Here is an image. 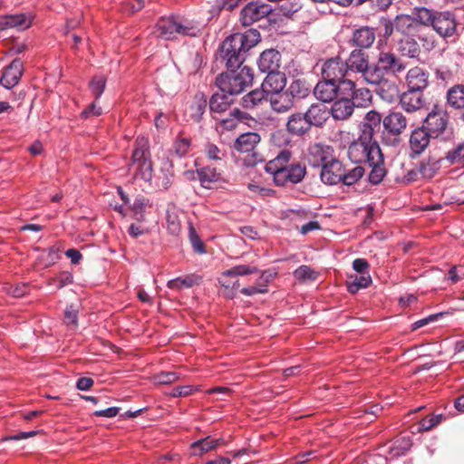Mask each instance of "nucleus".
Masks as SVG:
<instances>
[{
    "label": "nucleus",
    "mask_w": 464,
    "mask_h": 464,
    "mask_svg": "<svg viewBox=\"0 0 464 464\" xmlns=\"http://www.w3.org/2000/svg\"><path fill=\"white\" fill-rule=\"evenodd\" d=\"M311 129L304 114H292L286 123V130L289 133L295 136H302Z\"/></svg>",
    "instance_id": "nucleus-30"
},
{
    "label": "nucleus",
    "mask_w": 464,
    "mask_h": 464,
    "mask_svg": "<svg viewBox=\"0 0 464 464\" xmlns=\"http://www.w3.org/2000/svg\"><path fill=\"white\" fill-rule=\"evenodd\" d=\"M408 121L406 117L399 111H391L382 118V125L384 128V136L389 135L392 138L390 144H396L400 141V136L406 130Z\"/></svg>",
    "instance_id": "nucleus-9"
},
{
    "label": "nucleus",
    "mask_w": 464,
    "mask_h": 464,
    "mask_svg": "<svg viewBox=\"0 0 464 464\" xmlns=\"http://www.w3.org/2000/svg\"><path fill=\"white\" fill-rule=\"evenodd\" d=\"M280 63L281 54L275 49H267L264 51L257 60L258 69L264 73L278 71Z\"/></svg>",
    "instance_id": "nucleus-23"
},
{
    "label": "nucleus",
    "mask_w": 464,
    "mask_h": 464,
    "mask_svg": "<svg viewBox=\"0 0 464 464\" xmlns=\"http://www.w3.org/2000/svg\"><path fill=\"white\" fill-rule=\"evenodd\" d=\"M232 100L227 93H214L209 101V110L214 113L225 112L230 106Z\"/></svg>",
    "instance_id": "nucleus-41"
},
{
    "label": "nucleus",
    "mask_w": 464,
    "mask_h": 464,
    "mask_svg": "<svg viewBox=\"0 0 464 464\" xmlns=\"http://www.w3.org/2000/svg\"><path fill=\"white\" fill-rule=\"evenodd\" d=\"M310 87L306 84L305 81L301 79L294 80L286 90L287 95L292 98L294 102L295 99H304L310 93Z\"/></svg>",
    "instance_id": "nucleus-39"
},
{
    "label": "nucleus",
    "mask_w": 464,
    "mask_h": 464,
    "mask_svg": "<svg viewBox=\"0 0 464 464\" xmlns=\"http://www.w3.org/2000/svg\"><path fill=\"white\" fill-rule=\"evenodd\" d=\"M344 64L346 65L347 72L349 71L361 72L364 80L372 84V81L367 74V72L372 71V66H369L368 55L362 50H353Z\"/></svg>",
    "instance_id": "nucleus-16"
},
{
    "label": "nucleus",
    "mask_w": 464,
    "mask_h": 464,
    "mask_svg": "<svg viewBox=\"0 0 464 464\" xmlns=\"http://www.w3.org/2000/svg\"><path fill=\"white\" fill-rule=\"evenodd\" d=\"M306 157L311 166L322 167L335 156L332 146L316 142L308 147Z\"/></svg>",
    "instance_id": "nucleus-14"
},
{
    "label": "nucleus",
    "mask_w": 464,
    "mask_h": 464,
    "mask_svg": "<svg viewBox=\"0 0 464 464\" xmlns=\"http://www.w3.org/2000/svg\"><path fill=\"white\" fill-rule=\"evenodd\" d=\"M431 27L443 39L452 37L457 32L456 16L450 11L436 12Z\"/></svg>",
    "instance_id": "nucleus-11"
},
{
    "label": "nucleus",
    "mask_w": 464,
    "mask_h": 464,
    "mask_svg": "<svg viewBox=\"0 0 464 464\" xmlns=\"http://www.w3.org/2000/svg\"><path fill=\"white\" fill-rule=\"evenodd\" d=\"M148 204V200L143 197L136 198L131 205L133 217L138 221H142L144 218V209Z\"/></svg>",
    "instance_id": "nucleus-55"
},
{
    "label": "nucleus",
    "mask_w": 464,
    "mask_h": 464,
    "mask_svg": "<svg viewBox=\"0 0 464 464\" xmlns=\"http://www.w3.org/2000/svg\"><path fill=\"white\" fill-rule=\"evenodd\" d=\"M414 14L420 24L425 26H431L436 16V12L426 7H416Z\"/></svg>",
    "instance_id": "nucleus-47"
},
{
    "label": "nucleus",
    "mask_w": 464,
    "mask_h": 464,
    "mask_svg": "<svg viewBox=\"0 0 464 464\" xmlns=\"http://www.w3.org/2000/svg\"><path fill=\"white\" fill-rule=\"evenodd\" d=\"M443 420H445V416L443 414H431L426 416L420 420L419 423V430L429 431L438 426Z\"/></svg>",
    "instance_id": "nucleus-48"
},
{
    "label": "nucleus",
    "mask_w": 464,
    "mask_h": 464,
    "mask_svg": "<svg viewBox=\"0 0 464 464\" xmlns=\"http://www.w3.org/2000/svg\"><path fill=\"white\" fill-rule=\"evenodd\" d=\"M270 142L276 147L284 148L290 143V138L283 130H277L271 133Z\"/></svg>",
    "instance_id": "nucleus-56"
},
{
    "label": "nucleus",
    "mask_w": 464,
    "mask_h": 464,
    "mask_svg": "<svg viewBox=\"0 0 464 464\" xmlns=\"http://www.w3.org/2000/svg\"><path fill=\"white\" fill-rule=\"evenodd\" d=\"M261 40L256 29L236 33L227 37L219 47V59L227 69L240 68L250 49Z\"/></svg>",
    "instance_id": "nucleus-1"
},
{
    "label": "nucleus",
    "mask_w": 464,
    "mask_h": 464,
    "mask_svg": "<svg viewBox=\"0 0 464 464\" xmlns=\"http://www.w3.org/2000/svg\"><path fill=\"white\" fill-rule=\"evenodd\" d=\"M156 29L159 35L166 40L174 39L177 35L196 37L201 31L198 23L180 16L160 18Z\"/></svg>",
    "instance_id": "nucleus-3"
},
{
    "label": "nucleus",
    "mask_w": 464,
    "mask_h": 464,
    "mask_svg": "<svg viewBox=\"0 0 464 464\" xmlns=\"http://www.w3.org/2000/svg\"><path fill=\"white\" fill-rule=\"evenodd\" d=\"M274 95L275 96L270 98V105L273 111L276 112H285L293 107L294 102L285 92L274 93Z\"/></svg>",
    "instance_id": "nucleus-40"
},
{
    "label": "nucleus",
    "mask_w": 464,
    "mask_h": 464,
    "mask_svg": "<svg viewBox=\"0 0 464 464\" xmlns=\"http://www.w3.org/2000/svg\"><path fill=\"white\" fill-rule=\"evenodd\" d=\"M293 274L295 278L301 283L314 282L319 276V273L317 271L305 265L297 267Z\"/></svg>",
    "instance_id": "nucleus-45"
},
{
    "label": "nucleus",
    "mask_w": 464,
    "mask_h": 464,
    "mask_svg": "<svg viewBox=\"0 0 464 464\" xmlns=\"http://www.w3.org/2000/svg\"><path fill=\"white\" fill-rule=\"evenodd\" d=\"M268 99L267 92L261 87L260 89L253 90L242 98V105L244 108L251 110L259 106Z\"/></svg>",
    "instance_id": "nucleus-34"
},
{
    "label": "nucleus",
    "mask_w": 464,
    "mask_h": 464,
    "mask_svg": "<svg viewBox=\"0 0 464 464\" xmlns=\"http://www.w3.org/2000/svg\"><path fill=\"white\" fill-rule=\"evenodd\" d=\"M353 268L358 274H370V265L364 258H356L353 262Z\"/></svg>",
    "instance_id": "nucleus-63"
},
{
    "label": "nucleus",
    "mask_w": 464,
    "mask_h": 464,
    "mask_svg": "<svg viewBox=\"0 0 464 464\" xmlns=\"http://www.w3.org/2000/svg\"><path fill=\"white\" fill-rule=\"evenodd\" d=\"M200 277L195 275L186 276L184 277H177L168 282L167 286L169 289L180 290L183 288L192 287L197 285Z\"/></svg>",
    "instance_id": "nucleus-43"
},
{
    "label": "nucleus",
    "mask_w": 464,
    "mask_h": 464,
    "mask_svg": "<svg viewBox=\"0 0 464 464\" xmlns=\"http://www.w3.org/2000/svg\"><path fill=\"white\" fill-rule=\"evenodd\" d=\"M375 41V33L372 28L363 26L356 29L353 34L354 45L360 48H369Z\"/></svg>",
    "instance_id": "nucleus-32"
},
{
    "label": "nucleus",
    "mask_w": 464,
    "mask_h": 464,
    "mask_svg": "<svg viewBox=\"0 0 464 464\" xmlns=\"http://www.w3.org/2000/svg\"><path fill=\"white\" fill-rule=\"evenodd\" d=\"M191 140L188 138L179 136L173 143V150L179 157L185 156L190 150Z\"/></svg>",
    "instance_id": "nucleus-51"
},
{
    "label": "nucleus",
    "mask_w": 464,
    "mask_h": 464,
    "mask_svg": "<svg viewBox=\"0 0 464 464\" xmlns=\"http://www.w3.org/2000/svg\"><path fill=\"white\" fill-rule=\"evenodd\" d=\"M431 138L432 136L430 135L423 126L414 129L411 133L409 140L411 156H420L428 148Z\"/></svg>",
    "instance_id": "nucleus-19"
},
{
    "label": "nucleus",
    "mask_w": 464,
    "mask_h": 464,
    "mask_svg": "<svg viewBox=\"0 0 464 464\" xmlns=\"http://www.w3.org/2000/svg\"><path fill=\"white\" fill-rule=\"evenodd\" d=\"M321 75L324 80H330L340 83L349 80L346 65L339 56L325 60L321 66Z\"/></svg>",
    "instance_id": "nucleus-10"
},
{
    "label": "nucleus",
    "mask_w": 464,
    "mask_h": 464,
    "mask_svg": "<svg viewBox=\"0 0 464 464\" xmlns=\"http://www.w3.org/2000/svg\"><path fill=\"white\" fill-rule=\"evenodd\" d=\"M372 280L370 274L351 275L347 281V289L351 294H356L362 288H367Z\"/></svg>",
    "instance_id": "nucleus-38"
},
{
    "label": "nucleus",
    "mask_w": 464,
    "mask_h": 464,
    "mask_svg": "<svg viewBox=\"0 0 464 464\" xmlns=\"http://www.w3.org/2000/svg\"><path fill=\"white\" fill-rule=\"evenodd\" d=\"M344 165L336 157L321 167L320 179L329 186L337 185L342 180Z\"/></svg>",
    "instance_id": "nucleus-17"
},
{
    "label": "nucleus",
    "mask_w": 464,
    "mask_h": 464,
    "mask_svg": "<svg viewBox=\"0 0 464 464\" xmlns=\"http://www.w3.org/2000/svg\"><path fill=\"white\" fill-rule=\"evenodd\" d=\"M306 174V169L300 163H289L284 170L279 171L273 178L276 186L284 187L287 184H297L301 182Z\"/></svg>",
    "instance_id": "nucleus-13"
},
{
    "label": "nucleus",
    "mask_w": 464,
    "mask_h": 464,
    "mask_svg": "<svg viewBox=\"0 0 464 464\" xmlns=\"http://www.w3.org/2000/svg\"><path fill=\"white\" fill-rule=\"evenodd\" d=\"M179 379L175 372H162L155 376V381L160 384H170Z\"/></svg>",
    "instance_id": "nucleus-59"
},
{
    "label": "nucleus",
    "mask_w": 464,
    "mask_h": 464,
    "mask_svg": "<svg viewBox=\"0 0 464 464\" xmlns=\"http://www.w3.org/2000/svg\"><path fill=\"white\" fill-rule=\"evenodd\" d=\"M364 173V168L360 165L349 170H346L345 168H343L342 180L340 183H343L345 186H353L363 177Z\"/></svg>",
    "instance_id": "nucleus-44"
},
{
    "label": "nucleus",
    "mask_w": 464,
    "mask_h": 464,
    "mask_svg": "<svg viewBox=\"0 0 464 464\" xmlns=\"http://www.w3.org/2000/svg\"><path fill=\"white\" fill-rule=\"evenodd\" d=\"M260 136L256 132H246L241 134L234 144L235 150L239 152H253L256 145L260 142Z\"/></svg>",
    "instance_id": "nucleus-31"
},
{
    "label": "nucleus",
    "mask_w": 464,
    "mask_h": 464,
    "mask_svg": "<svg viewBox=\"0 0 464 464\" xmlns=\"http://www.w3.org/2000/svg\"><path fill=\"white\" fill-rule=\"evenodd\" d=\"M216 78V85L221 92L228 95H237L243 92L248 86L252 85L254 73L250 67L227 69Z\"/></svg>",
    "instance_id": "nucleus-2"
},
{
    "label": "nucleus",
    "mask_w": 464,
    "mask_h": 464,
    "mask_svg": "<svg viewBox=\"0 0 464 464\" xmlns=\"http://www.w3.org/2000/svg\"><path fill=\"white\" fill-rule=\"evenodd\" d=\"M329 111L334 120L346 121L352 117L354 111L353 103L347 95L339 94L334 101Z\"/></svg>",
    "instance_id": "nucleus-20"
},
{
    "label": "nucleus",
    "mask_w": 464,
    "mask_h": 464,
    "mask_svg": "<svg viewBox=\"0 0 464 464\" xmlns=\"http://www.w3.org/2000/svg\"><path fill=\"white\" fill-rule=\"evenodd\" d=\"M450 164H459L464 160V141L448 150L444 158Z\"/></svg>",
    "instance_id": "nucleus-49"
},
{
    "label": "nucleus",
    "mask_w": 464,
    "mask_h": 464,
    "mask_svg": "<svg viewBox=\"0 0 464 464\" xmlns=\"http://www.w3.org/2000/svg\"><path fill=\"white\" fill-rule=\"evenodd\" d=\"M207 105L206 96L202 92L197 93L189 106L190 118L195 121H199L206 111Z\"/></svg>",
    "instance_id": "nucleus-36"
},
{
    "label": "nucleus",
    "mask_w": 464,
    "mask_h": 464,
    "mask_svg": "<svg viewBox=\"0 0 464 464\" xmlns=\"http://www.w3.org/2000/svg\"><path fill=\"white\" fill-rule=\"evenodd\" d=\"M198 179L204 188H208V185L213 182H218L222 179L221 173L212 166H206L197 169Z\"/></svg>",
    "instance_id": "nucleus-35"
},
{
    "label": "nucleus",
    "mask_w": 464,
    "mask_h": 464,
    "mask_svg": "<svg viewBox=\"0 0 464 464\" xmlns=\"http://www.w3.org/2000/svg\"><path fill=\"white\" fill-rule=\"evenodd\" d=\"M423 93L408 89L400 98L401 108L407 112H415L424 106Z\"/></svg>",
    "instance_id": "nucleus-24"
},
{
    "label": "nucleus",
    "mask_w": 464,
    "mask_h": 464,
    "mask_svg": "<svg viewBox=\"0 0 464 464\" xmlns=\"http://www.w3.org/2000/svg\"><path fill=\"white\" fill-rule=\"evenodd\" d=\"M442 159L428 158L420 164V172L424 179H432L440 169Z\"/></svg>",
    "instance_id": "nucleus-42"
},
{
    "label": "nucleus",
    "mask_w": 464,
    "mask_h": 464,
    "mask_svg": "<svg viewBox=\"0 0 464 464\" xmlns=\"http://www.w3.org/2000/svg\"><path fill=\"white\" fill-rule=\"evenodd\" d=\"M408 89L422 92L429 84L428 74L420 67L410 69L406 75Z\"/></svg>",
    "instance_id": "nucleus-27"
},
{
    "label": "nucleus",
    "mask_w": 464,
    "mask_h": 464,
    "mask_svg": "<svg viewBox=\"0 0 464 464\" xmlns=\"http://www.w3.org/2000/svg\"><path fill=\"white\" fill-rule=\"evenodd\" d=\"M205 151L207 157L212 160L221 161L225 157V153L215 144H208Z\"/></svg>",
    "instance_id": "nucleus-58"
},
{
    "label": "nucleus",
    "mask_w": 464,
    "mask_h": 464,
    "mask_svg": "<svg viewBox=\"0 0 464 464\" xmlns=\"http://www.w3.org/2000/svg\"><path fill=\"white\" fill-rule=\"evenodd\" d=\"M342 84L322 78L314 88V96L323 102H333L339 94H342Z\"/></svg>",
    "instance_id": "nucleus-18"
},
{
    "label": "nucleus",
    "mask_w": 464,
    "mask_h": 464,
    "mask_svg": "<svg viewBox=\"0 0 464 464\" xmlns=\"http://www.w3.org/2000/svg\"><path fill=\"white\" fill-rule=\"evenodd\" d=\"M34 15L31 13L7 14L0 17V30L15 28L19 31L29 28L33 23Z\"/></svg>",
    "instance_id": "nucleus-21"
},
{
    "label": "nucleus",
    "mask_w": 464,
    "mask_h": 464,
    "mask_svg": "<svg viewBox=\"0 0 464 464\" xmlns=\"http://www.w3.org/2000/svg\"><path fill=\"white\" fill-rule=\"evenodd\" d=\"M381 148L376 140H369L362 139L358 135V138L353 140L347 150V156L353 163H369L370 161L381 160L382 155Z\"/></svg>",
    "instance_id": "nucleus-6"
},
{
    "label": "nucleus",
    "mask_w": 464,
    "mask_h": 464,
    "mask_svg": "<svg viewBox=\"0 0 464 464\" xmlns=\"http://www.w3.org/2000/svg\"><path fill=\"white\" fill-rule=\"evenodd\" d=\"M382 123V114L375 110H371L365 113L359 123L358 135L364 140H374L373 136L381 130Z\"/></svg>",
    "instance_id": "nucleus-12"
},
{
    "label": "nucleus",
    "mask_w": 464,
    "mask_h": 464,
    "mask_svg": "<svg viewBox=\"0 0 464 464\" xmlns=\"http://www.w3.org/2000/svg\"><path fill=\"white\" fill-rule=\"evenodd\" d=\"M272 7L264 3L250 2L241 11L240 20L243 25L249 26L267 16Z\"/></svg>",
    "instance_id": "nucleus-15"
},
{
    "label": "nucleus",
    "mask_w": 464,
    "mask_h": 464,
    "mask_svg": "<svg viewBox=\"0 0 464 464\" xmlns=\"http://www.w3.org/2000/svg\"><path fill=\"white\" fill-rule=\"evenodd\" d=\"M189 239L194 250L199 254H203L206 252L204 243L198 236L196 230L193 227H189Z\"/></svg>",
    "instance_id": "nucleus-57"
},
{
    "label": "nucleus",
    "mask_w": 464,
    "mask_h": 464,
    "mask_svg": "<svg viewBox=\"0 0 464 464\" xmlns=\"http://www.w3.org/2000/svg\"><path fill=\"white\" fill-rule=\"evenodd\" d=\"M134 169V178L150 182L153 177V164L148 139L139 137L135 140L130 169Z\"/></svg>",
    "instance_id": "nucleus-4"
},
{
    "label": "nucleus",
    "mask_w": 464,
    "mask_h": 464,
    "mask_svg": "<svg viewBox=\"0 0 464 464\" xmlns=\"http://www.w3.org/2000/svg\"><path fill=\"white\" fill-rule=\"evenodd\" d=\"M194 392L193 386L190 385H185V386H178L175 387L172 392H170V395L174 398L177 397H185L192 394Z\"/></svg>",
    "instance_id": "nucleus-64"
},
{
    "label": "nucleus",
    "mask_w": 464,
    "mask_h": 464,
    "mask_svg": "<svg viewBox=\"0 0 464 464\" xmlns=\"http://www.w3.org/2000/svg\"><path fill=\"white\" fill-rule=\"evenodd\" d=\"M412 25L411 18L409 15H398L393 20V26L396 33L402 35H407Z\"/></svg>",
    "instance_id": "nucleus-50"
},
{
    "label": "nucleus",
    "mask_w": 464,
    "mask_h": 464,
    "mask_svg": "<svg viewBox=\"0 0 464 464\" xmlns=\"http://www.w3.org/2000/svg\"><path fill=\"white\" fill-rule=\"evenodd\" d=\"M435 78L444 83H449L454 80L455 74L453 71L446 65H440L433 70Z\"/></svg>",
    "instance_id": "nucleus-54"
},
{
    "label": "nucleus",
    "mask_w": 464,
    "mask_h": 464,
    "mask_svg": "<svg viewBox=\"0 0 464 464\" xmlns=\"http://www.w3.org/2000/svg\"><path fill=\"white\" fill-rule=\"evenodd\" d=\"M422 126L432 136V139L442 138L444 140H448L453 136L452 129L449 127V114L437 105L427 114Z\"/></svg>",
    "instance_id": "nucleus-7"
},
{
    "label": "nucleus",
    "mask_w": 464,
    "mask_h": 464,
    "mask_svg": "<svg viewBox=\"0 0 464 464\" xmlns=\"http://www.w3.org/2000/svg\"><path fill=\"white\" fill-rule=\"evenodd\" d=\"M367 164L372 169L368 175L369 182L372 185H379L387 175L383 155H381V160H373Z\"/></svg>",
    "instance_id": "nucleus-33"
},
{
    "label": "nucleus",
    "mask_w": 464,
    "mask_h": 464,
    "mask_svg": "<svg viewBox=\"0 0 464 464\" xmlns=\"http://www.w3.org/2000/svg\"><path fill=\"white\" fill-rule=\"evenodd\" d=\"M292 152L289 150L283 149L273 160H269L266 166L265 170L266 173L272 175L274 178L279 171L284 170L287 164L290 163Z\"/></svg>",
    "instance_id": "nucleus-29"
},
{
    "label": "nucleus",
    "mask_w": 464,
    "mask_h": 464,
    "mask_svg": "<svg viewBox=\"0 0 464 464\" xmlns=\"http://www.w3.org/2000/svg\"><path fill=\"white\" fill-rule=\"evenodd\" d=\"M106 79L103 75H95L89 83L90 90L95 99H99L104 92Z\"/></svg>",
    "instance_id": "nucleus-52"
},
{
    "label": "nucleus",
    "mask_w": 464,
    "mask_h": 464,
    "mask_svg": "<svg viewBox=\"0 0 464 464\" xmlns=\"http://www.w3.org/2000/svg\"><path fill=\"white\" fill-rule=\"evenodd\" d=\"M405 70L402 63L394 53L390 52H381L377 62L372 66V71L367 72L372 81V84L379 85L387 83L388 75H396Z\"/></svg>",
    "instance_id": "nucleus-5"
},
{
    "label": "nucleus",
    "mask_w": 464,
    "mask_h": 464,
    "mask_svg": "<svg viewBox=\"0 0 464 464\" xmlns=\"http://www.w3.org/2000/svg\"><path fill=\"white\" fill-rule=\"evenodd\" d=\"M224 444L225 440L223 438L213 439L210 436H207L203 439L194 441L191 444L190 448L193 455L201 456L205 453H208L211 450L218 449L219 446Z\"/></svg>",
    "instance_id": "nucleus-28"
},
{
    "label": "nucleus",
    "mask_w": 464,
    "mask_h": 464,
    "mask_svg": "<svg viewBox=\"0 0 464 464\" xmlns=\"http://www.w3.org/2000/svg\"><path fill=\"white\" fill-rule=\"evenodd\" d=\"M447 102L457 110L464 108V84H456L448 90Z\"/></svg>",
    "instance_id": "nucleus-37"
},
{
    "label": "nucleus",
    "mask_w": 464,
    "mask_h": 464,
    "mask_svg": "<svg viewBox=\"0 0 464 464\" xmlns=\"http://www.w3.org/2000/svg\"><path fill=\"white\" fill-rule=\"evenodd\" d=\"M401 52L409 57H417L420 53V47L417 42L411 38L401 40Z\"/></svg>",
    "instance_id": "nucleus-53"
},
{
    "label": "nucleus",
    "mask_w": 464,
    "mask_h": 464,
    "mask_svg": "<svg viewBox=\"0 0 464 464\" xmlns=\"http://www.w3.org/2000/svg\"><path fill=\"white\" fill-rule=\"evenodd\" d=\"M24 71L23 63L19 59L14 60L3 72L0 83L5 89H12L18 84Z\"/></svg>",
    "instance_id": "nucleus-22"
},
{
    "label": "nucleus",
    "mask_w": 464,
    "mask_h": 464,
    "mask_svg": "<svg viewBox=\"0 0 464 464\" xmlns=\"http://www.w3.org/2000/svg\"><path fill=\"white\" fill-rule=\"evenodd\" d=\"M342 94L350 97L353 103V108H367L372 104V95L367 88H356V83L353 80L343 82Z\"/></svg>",
    "instance_id": "nucleus-8"
},
{
    "label": "nucleus",
    "mask_w": 464,
    "mask_h": 464,
    "mask_svg": "<svg viewBox=\"0 0 464 464\" xmlns=\"http://www.w3.org/2000/svg\"><path fill=\"white\" fill-rule=\"evenodd\" d=\"M409 441H400L396 440L394 446L391 449V453L393 456H401L404 455L410 449Z\"/></svg>",
    "instance_id": "nucleus-62"
},
{
    "label": "nucleus",
    "mask_w": 464,
    "mask_h": 464,
    "mask_svg": "<svg viewBox=\"0 0 464 464\" xmlns=\"http://www.w3.org/2000/svg\"><path fill=\"white\" fill-rule=\"evenodd\" d=\"M266 77L262 82V88L267 94L280 93L286 84V77L284 72L279 70L272 72H267Z\"/></svg>",
    "instance_id": "nucleus-26"
},
{
    "label": "nucleus",
    "mask_w": 464,
    "mask_h": 464,
    "mask_svg": "<svg viewBox=\"0 0 464 464\" xmlns=\"http://www.w3.org/2000/svg\"><path fill=\"white\" fill-rule=\"evenodd\" d=\"M259 270L255 266L250 265H237L230 269L222 272V277H236L244 276L257 273Z\"/></svg>",
    "instance_id": "nucleus-46"
},
{
    "label": "nucleus",
    "mask_w": 464,
    "mask_h": 464,
    "mask_svg": "<svg viewBox=\"0 0 464 464\" xmlns=\"http://www.w3.org/2000/svg\"><path fill=\"white\" fill-rule=\"evenodd\" d=\"M77 319H78V311L72 305L68 306L64 312V323L67 325H72L73 327H76L77 326Z\"/></svg>",
    "instance_id": "nucleus-60"
},
{
    "label": "nucleus",
    "mask_w": 464,
    "mask_h": 464,
    "mask_svg": "<svg viewBox=\"0 0 464 464\" xmlns=\"http://www.w3.org/2000/svg\"><path fill=\"white\" fill-rule=\"evenodd\" d=\"M329 115V110L322 103L312 104L304 113L310 127H322L328 120Z\"/></svg>",
    "instance_id": "nucleus-25"
},
{
    "label": "nucleus",
    "mask_w": 464,
    "mask_h": 464,
    "mask_svg": "<svg viewBox=\"0 0 464 464\" xmlns=\"http://www.w3.org/2000/svg\"><path fill=\"white\" fill-rule=\"evenodd\" d=\"M144 7V0H126L123 3V10L129 13H135Z\"/></svg>",
    "instance_id": "nucleus-61"
}]
</instances>
